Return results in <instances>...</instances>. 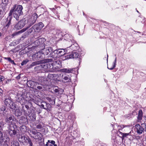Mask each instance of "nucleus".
I'll list each match as a JSON object with an SVG mask.
<instances>
[{"label":"nucleus","mask_w":146,"mask_h":146,"mask_svg":"<svg viewBox=\"0 0 146 146\" xmlns=\"http://www.w3.org/2000/svg\"><path fill=\"white\" fill-rule=\"evenodd\" d=\"M16 5H15L10 10L7 19V20H11L12 19V15L13 14V15L14 17L17 21L19 20L20 16L22 15L23 13L22 10L23 9V7L21 5H18L16 8Z\"/></svg>","instance_id":"1"},{"label":"nucleus","mask_w":146,"mask_h":146,"mask_svg":"<svg viewBox=\"0 0 146 146\" xmlns=\"http://www.w3.org/2000/svg\"><path fill=\"white\" fill-rule=\"evenodd\" d=\"M61 61L57 60L54 62L53 63L50 64L46 63L44 65L37 66L35 67V69H39L40 67H43L44 68L46 69L48 68L50 69H59L62 67Z\"/></svg>","instance_id":"2"},{"label":"nucleus","mask_w":146,"mask_h":146,"mask_svg":"<svg viewBox=\"0 0 146 146\" xmlns=\"http://www.w3.org/2000/svg\"><path fill=\"white\" fill-rule=\"evenodd\" d=\"M15 100L17 102L20 103L22 105L27 103L28 100L26 99L27 98L25 93H22L21 94L18 93L15 97Z\"/></svg>","instance_id":"3"},{"label":"nucleus","mask_w":146,"mask_h":146,"mask_svg":"<svg viewBox=\"0 0 146 146\" xmlns=\"http://www.w3.org/2000/svg\"><path fill=\"white\" fill-rule=\"evenodd\" d=\"M37 17V15L35 13L33 14L31 17H29L27 20L28 26L26 28H27V29L35 23Z\"/></svg>","instance_id":"4"},{"label":"nucleus","mask_w":146,"mask_h":146,"mask_svg":"<svg viewBox=\"0 0 146 146\" xmlns=\"http://www.w3.org/2000/svg\"><path fill=\"white\" fill-rule=\"evenodd\" d=\"M42 54L47 57H50V54L51 53L52 51V48L49 47L45 48L41 50Z\"/></svg>","instance_id":"5"},{"label":"nucleus","mask_w":146,"mask_h":146,"mask_svg":"<svg viewBox=\"0 0 146 146\" xmlns=\"http://www.w3.org/2000/svg\"><path fill=\"white\" fill-rule=\"evenodd\" d=\"M41 54V51L38 52L33 54L32 56V60L34 61H35L42 59L43 58V55Z\"/></svg>","instance_id":"6"},{"label":"nucleus","mask_w":146,"mask_h":146,"mask_svg":"<svg viewBox=\"0 0 146 146\" xmlns=\"http://www.w3.org/2000/svg\"><path fill=\"white\" fill-rule=\"evenodd\" d=\"M25 115L26 116H29L30 118V120L31 121H34L36 120V114L35 112L33 111L30 114L29 111H27L25 110Z\"/></svg>","instance_id":"7"},{"label":"nucleus","mask_w":146,"mask_h":146,"mask_svg":"<svg viewBox=\"0 0 146 146\" xmlns=\"http://www.w3.org/2000/svg\"><path fill=\"white\" fill-rule=\"evenodd\" d=\"M26 20H21L15 26V28L17 29H20L23 28L25 25Z\"/></svg>","instance_id":"8"},{"label":"nucleus","mask_w":146,"mask_h":146,"mask_svg":"<svg viewBox=\"0 0 146 146\" xmlns=\"http://www.w3.org/2000/svg\"><path fill=\"white\" fill-rule=\"evenodd\" d=\"M135 130L137 133L139 135L142 134L144 132V129L143 128L142 125L138 124L135 125Z\"/></svg>","instance_id":"9"},{"label":"nucleus","mask_w":146,"mask_h":146,"mask_svg":"<svg viewBox=\"0 0 146 146\" xmlns=\"http://www.w3.org/2000/svg\"><path fill=\"white\" fill-rule=\"evenodd\" d=\"M14 116L12 115L7 114L5 118V121L9 124H12L14 120Z\"/></svg>","instance_id":"10"},{"label":"nucleus","mask_w":146,"mask_h":146,"mask_svg":"<svg viewBox=\"0 0 146 146\" xmlns=\"http://www.w3.org/2000/svg\"><path fill=\"white\" fill-rule=\"evenodd\" d=\"M9 132L11 136H13L16 135L17 133L14 127L13 126H12L11 125H9Z\"/></svg>","instance_id":"11"},{"label":"nucleus","mask_w":146,"mask_h":146,"mask_svg":"<svg viewBox=\"0 0 146 146\" xmlns=\"http://www.w3.org/2000/svg\"><path fill=\"white\" fill-rule=\"evenodd\" d=\"M28 137H27L23 134H19V136L18 140L19 141L22 143H25Z\"/></svg>","instance_id":"12"},{"label":"nucleus","mask_w":146,"mask_h":146,"mask_svg":"<svg viewBox=\"0 0 146 146\" xmlns=\"http://www.w3.org/2000/svg\"><path fill=\"white\" fill-rule=\"evenodd\" d=\"M5 99L4 100L5 104L6 105V106L9 107L12 102L11 99L9 96L5 97Z\"/></svg>","instance_id":"13"},{"label":"nucleus","mask_w":146,"mask_h":146,"mask_svg":"<svg viewBox=\"0 0 146 146\" xmlns=\"http://www.w3.org/2000/svg\"><path fill=\"white\" fill-rule=\"evenodd\" d=\"M56 99L55 96H51V97H47L46 99L50 102V104L52 105L55 104V101Z\"/></svg>","instance_id":"14"},{"label":"nucleus","mask_w":146,"mask_h":146,"mask_svg":"<svg viewBox=\"0 0 146 146\" xmlns=\"http://www.w3.org/2000/svg\"><path fill=\"white\" fill-rule=\"evenodd\" d=\"M55 143V141L53 140H48L44 146H57V145Z\"/></svg>","instance_id":"15"},{"label":"nucleus","mask_w":146,"mask_h":146,"mask_svg":"<svg viewBox=\"0 0 146 146\" xmlns=\"http://www.w3.org/2000/svg\"><path fill=\"white\" fill-rule=\"evenodd\" d=\"M60 55H58L57 53L56 50H53L52 48V51L50 54V57H52L53 58H56L58 56H59Z\"/></svg>","instance_id":"16"},{"label":"nucleus","mask_w":146,"mask_h":146,"mask_svg":"<svg viewBox=\"0 0 146 146\" xmlns=\"http://www.w3.org/2000/svg\"><path fill=\"white\" fill-rule=\"evenodd\" d=\"M14 113L15 116L19 117L22 115V112L20 109L18 108L15 109Z\"/></svg>","instance_id":"17"},{"label":"nucleus","mask_w":146,"mask_h":146,"mask_svg":"<svg viewBox=\"0 0 146 146\" xmlns=\"http://www.w3.org/2000/svg\"><path fill=\"white\" fill-rule=\"evenodd\" d=\"M27 29V28H24L19 31L14 33L12 35V36L13 37L17 36L19 34L23 33Z\"/></svg>","instance_id":"18"},{"label":"nucleus","mask_w":146,"mask_h":146,"mask_svg":"<svg viewBox=\"0 0 146 146\" xmlns=\"http://www.w3.org/2000/svg\"><path fill=\"white\" fill-rule=\"evenodd\" d=\"M117 133L118 135H120V136H122L121 137L122 139H124L125 137L129 135V133H123L119 131H117Z\"/></svg>","instance_id":"19"},{"label":"nucleus","mask_w":146,"mask_h":146,"mask_svg":"<svg viewBox=\"0 0 146 146\" xmlns=\"http://www.w3.org/2000/svg\"><path fill=\"white\" fill-rule=\"evenodd\" d=\"M34 81L29 80L27 82V84L29 87H30L31 88H34Z\"/></svg>","instance_id":"20"},{"label":"nucleus","mask_w":146,"mask_h":146,"mask_svg":"<svg viewBox=\"0 0 146 146\" xmlns=\"http://www.w3.org/2000/svg\"><path fill=\"white\" fill-rule=\"evenodd\" d=\"M38 80L40 82L45 84L47 81L46 78L45 77H41L38 78Z\"/></svg>","instance_id":"21"},{"label":"nucleus","mask_w":146,"mask_h":146,"mask_svg":"<svg viewBox=\"0 0 146 146\" xmlns=\"http://www.w3.org/2000/svg\"><path fill=\"white\" fill-rule=\"evenodd\" d=\"M73 70V68H64L62 69L63 72L68 73H72Z\"/></svg>","instance_id":"22"},{"label":"nucleus","mask_w":146,"mask_h":146,"mask_svg":"<svg viewBox=\"0 0 146 146\" xmlns=\"http://www.w3.org/2000/svg\"><path fill=\"white\" fill-rule=\"evenodd\" d=\"M72 58H78L79 56V54L76 52H73L71 54Z\"/></svg>","instance_id":"23"},{"label":"nucleus","mask_w":146,"mask_h":146,"mask_svg":"<svg viewBox=\"0 0 146 146\" xmlns=\"http://www.w3.org/2000/svg\"><path fill=\"white\" fill-rule=\"evenodd\" d=\"M63 58L64 60H66L72 58L71 54H68L66 55H63Z\"/></svg>","instance_id":"24"},{"label":"nucleus","mask_w":146,"mask_h":146,"mask_svg":"<svg viewBox=\"0 0 146 146\" xmlns=\"http://www.w3.org/2000/svg\"><path fill=\"white\" fill-rule=\"evenodd\" d=\"M41 62L40 61H35L32 63L30 66L31 67H33L39 64H41Z\"/></svg>","instance_id":"25"},{"label":"nucleus","mask_w":146,"mask_h":146,"mask_svg":"<svg viewBox=\"0 0 146 146\" xmlns=\"http://www.w3.org/2000/svg\"><path fill=\"white\" fill-rule=\"evenodd\" d=\"M9 107L11 109L15 110L16 108V104L12 101Z\"/></svg>","instance_id":"26"},{"label":"nucleus","mask_w":146,"mask_h":146,"mask_svg":"<svg viewBox=\"0 0 146 146\" xmlns=\"http://www.w3.org/2000/svg\"><path fill=\"white\" fill-rule=\"evenodd\" d=\"M42 135L41 133L40 132L37 133V134L35 135V136L33 137L35 139H41Z\"/></svg>","instance_id":"27"},{"label":"nucleus","mask_w":146,"mask_h":146,"mask_svg":"<svg viewBox=\"0 0 146 146\" xmlns=\"http://www.w3.org/2000/svg\"><path fill=\"white\" fill-rule=\"evenodd\" d=\"M11 20H7V24L4 27L6 29H8L9 27L10 26L11 24Z\"/></svg>","instance_id":"28"},{"label":"nucleus","mask_w":146,"mask_h":146,"mask_svg":"<svg viewBox=\"0 0 146 146\" xmlns=\"http://www.w3.org/2000/svg\"><path fill=\"white\" fill-rule=\"evenodd\" d=\"M25 143H29V146H33V143H32V142L31 141V139L29 137H28Z\"/></svg>","instance_id":"29"},{"label":"nucleus","mask_w":146,"mask_h":146,"mask_svg":"<svg viewBox=\"0 0 146 146\" xmlns=\"http://www.w3.org/2000/svg\"><path fill=\"white\" fill-rule=\"evenodd\" d=\"M143 116V113L142 111L140 110L139 111L138 113V119L139 120H141L142 119Z\"/></svg>","instance_id":"30"},{"label":"nucleus","mask_w":146,"mask_h":146,"mask_svg":"<svg viewBox=\"0 0 146 146\" xmlns=\"http://www.w3.org/2000/svg\"><path fill=\"white\" fill-rule=\"evenodd\" d=\"M11 146H19V144L17 141H13L11 143Z\"/></svg>","instance_id":"31"},{"label":"nucleus","mask_w":146,"mask_h":146,"mask_svg":"<svg viewBox=\"0 0 146 146\" xmlns=\"http://www.w3.org/2000/svg\"><path fill=\"white\" fill-rule=\"evenodd\" d=\"M65 36L66 37L67 39L68 40L72 41L73 40V37L71 35L66 34L65 35Z\"/></svg>","instance_id":"32"},{"label":"nucleus","mask_w":146,"mask_h":146,"mask_svg":"<svg viewBox=\"0 0 146 146\" xmlns=\"http://www.w3.org/2000/svg\"><path fill=\"white\" fill-rule=\"evenodd\" d=\"M116 60H117V58H116V57L115 58V60H114V62L113 63V66L112 67H111V68H109V67L108 66L107 68L108 69L111 70H112L116 66V61H117Z\"/></svg>","instance_id":"33"},{"label":"nucleus","mask_w":146,"mask_h":146,"mask_svg":"<svg viewBox=\"0 0 146 146\" xmlns=\"http://www.w3.org/2000/svg\"><path fill=\"white\" fill-rule=\"evenodd\" d=\"M116 60H117V58H116V57L115 58V60H114V62L113 63V66L112 67H111V68H109V67L108 66L107 68L108 69L111 70H112L116 66V61H117Z\"/></svg>","instance_id":"34"},{"label":"nucleus","mask_w":146,"mask_h":146,"mask_svg":"<svg viewBox=\"0 0 146 146\" xmlns=\"http://www.w3.org/2000/svg\"><path fill=\"white\" fill-rule=\"evenodd\" d=\"M44 104H45L47 108H46V110H48L49 111H50L51 110V105L50 104H47L45 102H44Z\"/></svg>","instance_id":"35"},{"label":"nucleus","mask_w":146,"mask_h":146,"mask_svg":"<svg viewBox=\"0 0 146 146\" xmlns=\"http://www.w3.org/2000/svg\"><path fill=\"white\" fill-rule=\"evenodd\" d=\"M20 130L22 131H25L26 130V128L25 126L23 125L20 127Z\"/></svg>","instance_id":"36"},{"label":"nucleus","mask_w":146,"mask_h":146,"mask_svg":"<svg viewBox=\"0 0 146 146\" xmlns=\"http://www.w3.org/2000/svg\"><path fill=\"white\" fill-rule=\"evenodd\" d=\"M63 79L66 81V82H70L71 81V80L70 78H69L67 76H65L64 78Z\"/></svg>","instance_id":"37"},{"label":"nucleus","mask_w":146,"mask_h":146,"mask_svg":"<svg viewBox=\"0 0 146 146\" xmlns=\"http://www.w3.org/2000/svg\"><path fill=\"white\" fill-rule=\"evenodd\" d=\"M29 61V60L28 59L24 60L21 63V65L22 66H23L24 65H25Z\"/></svg>","instance_id":"38"},{"label":"nucleus","mask_w":146,"mask_h":146,"mask_svg":"<svg viewBox=\"0 0 146 146\" xmlns=\"http://www.w3.org/2000/svg\"><path fill=\"white\" fill-rule=\"evenodd\" d=\"M33 28L34 29V30H38L40 29L38 24H35L33 26Z\"/></svg>","instance_id":"39"},{"label":"nucleus","mask_w":146,"mask_h":146,"mask_svg":"<svg viewBox=\"0 0 146 146\" xmlns=\"http://www.w3.org/2000/svg\"><path fill=\"white\" fill-rule=\"evenodd\" d=\"M141 125L143 128L144 129V131H145L146 132V123H142L141 124Z\"/></svg>","instance_id":"40"},{"label":"nucleus","mask_w":146,"mask_h":146,"mask_svg":"<svg viewBox=\"0 0 146 146\" xmlns=\"http://www.w3.org/2000/svg\"><path fill=\"white\" fill-rule=\"evenodd\" d=\"M38 25L39 28L40 30L42 29V28L44 27V25L42 22H40L39 23Z\"/></svg>","instance_id":"41"},{"label":"nucleus","mask_w":146,"mask_h":146,"mask_svg":"<svg viewBox=\"0 0 146 146\" xmlns=\"http://www.w3.org/2000/svg\"><path fill=\"white\" fill-rule=\"evenodd\" d=\"M4 13V9L3 8L0 9V17H1L3 16Z\"/></svg>","instance_id":"42"},{"label":"nucleus","mask_w":146,"mask_h":146,"mask_svg":"<svg viewBox=\"0 0 146 146\" xmlns=\"http://www.w3.org/2000/svg\"><path fill=\"white\" fill-rule=\"evenodd\" d=\"M1 111H3L4 113H6L7 111L5 108L4 106L2 107L1 108Z\"/></svg>","instance_id":"43"},{"label":"nucleus","mask_w":146,"mask_h":146,"mask_svg":"<svg viewBox=\"0 0 146 146\" xmlns=\"http://www.w3.org/2000/svg\"><path fill=\"white\" fill-rule=\"evenodd\" d=\"M33 30H35L32 27L28 30V33H31L33 31Z\"/></svg>","instance_id":"44"},{"label":"nucleus","mask_w":146,"mask_h":146,"mask_svg":"<svg viewBox=\"0 0 146 146\" xmlns=\"http://www.w3.org/2000/svg\"><path fill=\"white\" fill-rule=\"evenodd\" d=\"M35 89L38 90H41L42 89V87L41 86H38L36 87V88Z\"/></svg>","instance_id":"45"},{"label":"nucleus","mask_w":146,"mask_h":146,"mask_svg":"<svg viewBox=\"0 0 146 146\" xmlns=\"http://www.w3.org/2000/svg\"><path fill=\"white\" fill-rule=\"evenodd\" d=\"M30 132L32 134H33L35 135H36L37 134V133L38 132H37L36 131H31Z\"/></svg>","instance_id":"46"},{"label":"nucleus","mask_w":146,"mask_h":146,"mask_svg":"<svg viewBox=\"0 0 146 146\" xmlns=\"http://www.w3.org/2000/svg\"><path fill=\"white\" fill-rule=\"evenodd\" d=\"M57 53L58 54H61L62 53V51L61 49H59L58 50H56Z\"/></svg>","instance_id":"47"},{"label":"nucleus","mask_w":146,"mask_h":146,"mask_svg":"<svg viewBox=\"0 0 146 146\" xmlns=\"http://www.w3.org/2000/svg\"><path fill=\"white\" fill-rule=\"evenodd\" d=\"M8 0H2V3L4 4L7 3L8 2Z\"/></svg>","instance_id":"48"},{"label":"nucleus","mask_w":146,"mask_h":146,"mask_svg":"<svg viewBox=\"0 0 146 146\" xmlns=\"http://www.w3.org/2000/svg\"><path fill=\"white\" fill-rule=\"evenodd\" d=\"M38 84V83L37 82L34 81V83L33 84L34 88H35L34 87H35V88H36V86L37 85V84Z\"/></svg>","instance_id":"49"},{"label":"nucleus","mask_w":146,"mask_h":146,"mask_svg":"<svg viewBox=\"0 0 146 146\" xmlns=\"http://www.w3.org/2000/svg\"><path fill=\"white\" fill-rule=\"evenodd\" d=\"M42 125L41 124H38L37 125L36 128L37 129H40L42 128Z\"/></svg>","instance_id":"50"},{"label":"nucleus","mask_w":146,"mask_h":146,"mask_svg":"<svg viewBox=\"0 0 146 146\" xmlns=\"http://www.w3.org/2000/svg\"><path fill=\"white\" fill-rule=\"evenodd\" d=\"M41 39H40L39 40H36L35 42V43H36L38 44V45H39V44H38V43H40L39 42Z\"/></svg>","instance_id":"51"},{"label":"nucleus","mask_w":146,"mask_h":146,"mask_svg":"<svg viewBox=\"0 0 146 146\" xmlns=\"http://www.w3.org/2000/svg\"><path fill=\"white\" fill-rule=\"evenodd\" d=\"M4 80V79L3 77L2 76H0V82L2 81L3 80Z\"/></svg>","instance_id":"52"},{"label":"nucleus","mask_w":146,"mask_h":146,"mask_svg":"<svg viewBox=\"0 0 146 146\" xmlns=\"http://www.w3.org/2000/svg\"><path fill=\"white\" fill-rule=\"evenodd\" d=\"M52 59H48L46 60V61L48 62H51L52 61Z\"/></svg>","instance_id":"53"},{"label":"nucleus","mask_w":146,"mask_h":146,"mask_svg":"<svg viewBox=\"0 0 146 146\" xmlns=\"http://www.w3.org/2000/svg\"><path fill=\"white\" fill-rule=\"evenodd\" d=\"M3 136V133L1 131H0V139H1Z\"/></svg>","instance_id":"54"},{"label":"nucleus","mask_w":146,"mask_h":146,"mask_svg":"<svg viewBox=\"0 0 146 146\" xmlns=\"http://www.w3.org/2000/svg\"><path fill=\"white\" fill-rule=\"evenodd\" d=\"M4 58L5 59L7 60H8L9 61L11 60V58L10 57H4Z\"/></svg>","instance_id":"55"},{"label":"nucleus","mask_w":146,"mask_h":146,"mask_svg":"<svg viewBox=\"0 0 146 146\" xmlns=\"http://www.w3.org/2000/svg\"><path fill=\"white\" fill-rule=\"evenodd\" d=\"M9 62H10L12 64H13L15 65L16 64L15 63L14 60H12L11 59V60Z\"/></svg>","instance_id":"56"},{"label":"nucleus","mask_w":146,"mask_h":146,"mask_svg":"<svg viewBox=\"0 0 146 146\" xmlns=\"http://www.w3.org/2000/svg\"><path fill=\"white\" fill-rule=\"evenodd\" d=\"M47 14V13L46 12H45L43 13V15L44 16V18H45L47 17L46 16Z\"/></svg>","instance_id":"57"},{"label":"nucleus","mask_w":146,"mask_h":146,"mask_svg":"<svg viewBox=\"0 0 146 146\" xmlns=\"http://www.w3.org/2000/svg\"><path fill=\"white\" fill-rule=\"evenodd\" d=\"M21 75V74H20L18 76H17L16 77V78L17 79H19L20 78V76Z\"/></svg>","instance_id":"58"},{"label":"nucleus","mask_w":146,"mask_h":146,"mask_svg":"<svg viewBox=\"0 0 146 146\" xmlns=\"http://www.w3.org/2000/svg\"><path fill=\"white\" fill-rule=\"evenodd\" d=\"M41 108H43V109H46V108H44V104H42L41 105Z\"/></svg>","instance_id":"59"},{"label":"nucleus","mask_w":146,"mask_h":146,"mask_svg":"<svg viewBox=\"0 0 146 146\" xmlns=\"http://www.w3.org/2000/svg\"><path fill=\"white\" fill-rule=\"evenodd\" d=\"M25 108L27 109V110L29 109V107L28 105H25Z\"/></svg>","instance_id":"60"},{"label":"nucleus","mask_w":146,"mask_h":146,"mask_svg":"<svg viewBox=\"0 0 146 146\" xmlns=\"http://www.w3.org/2000/svg\"><path fill=\"white\" fill-rule=\"evenodd\" d=\"M3 92V90L1 89L0 88V96H1V95Z\"/></svg>","instance_id":"61"},{"label":"nucleus","mask_w":146,"mask_h":146,"mask_svg":"<svg viewBox=\"0 0 146 146\" xmlns=\"http://www.w3.org/2000/svg\"><path fill=\"white\" fill-rule=\"evenodd\" d=\"M7 141H6L5 142V144L3 145V146H8V144L7 143H6V142Z\"/></svg>","instance_id":"62"},{"label":"nucleus","mask_w":146,"mask_h":146,"mask_svg":"<svg viewBox=\"0 0 146 146\" xmlns=\"http://www.w3.org/2000/svg\"><path fill=\"white\" fill-rule=\"evenodd\" d=\"M3 125V124L1 123V122H0V129H1L2 126Z\"/></svg>","instance_id":"63"},{"label":"nucleus","mask_w":146,"mask_h":146,"mask_svg":"<svg viewBox=\"0 0 146 146\" xmlns=\"http://www.w3.org/2000/svg\"><path fill=\"white\" fill-rule=\"evenodd\" d=\"M53 77V76L52 74H49L48 75V77L49 78V77Z\"/></svg>","instance_id":"64"}]
</instances>
